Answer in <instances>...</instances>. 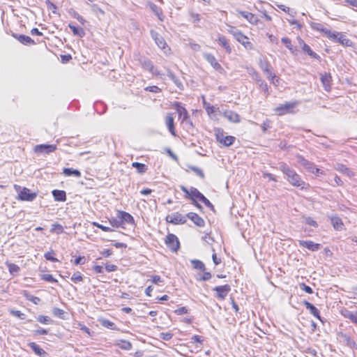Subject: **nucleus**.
Returning a JSON list of instances; mask_svg holds the SVG:
<instances>
[{"mask_svg":"<svg viewBox=\"0 0 357 357\" xmlns=\"http://www.w3.org/2000/svg\"><path fill=\"white\" fill-rule=\"evenodd\" d=\"M280 169L286 175L287 179L291 185L301 189L304 188L305 183L293 169L290 168L287 165L282 163L280 166Z\"/></svg>","mask_w":357,"mask_h":357,"instance_id":"1","label":"nucleus"},{"mask_svg":"<svg viewBox=\"0 0 357 357\" xmlns=\"http://www.w3.org/2000/svg\"><path fill=\"white\" fill-rule=\"evenodd\" d=\"M180 188L185 194V198L191 199L192 201V204L197 208H202L200 204L197 203V201L201 199V197L204 195L203 194L194 187H190V189H188L186 187L181 185Z\"/></svg>","mask_w":357,"mask_h":357,"instance_id":"2","label":"nucleus"},{"mask_svg":"<svg viewBox=\"0 0 357 357\" xmlns=\"http://www.w3.org/2000/svg\"><path fill=\"white\" fill-rule=\"evenodd\" d=\"M15 190L18 192L17 199L20 201L32 202L37 197V193L31 192V190L26 188H21L20 186L15 185Z\"/></svg>","mask_w":357,"mask_h":357,"instance_id":"3","label":"nucleus"},{"mask_svg":"<svg viewBox=\"0 0 357 357\" xmlns=\"http://www.w3.org/2000/svg\"><path fill=\"white\" fill-rule=\"evenodd\" d=\"M215 137L217 141L225 146H229L232 145L236 139L233 136L225 135L223 130L220 128L215 130Z\"/></svg>","mask_w":357,"mask_h":357,"instance_id":"4","label":"nucleus"},{"mask_svg":"<svg viewBox=\"0 0 357 357\" xmlns=\"http://www.w3.org/2000/svg\"><path fill=\"white\" fill-rule=\"evenodd\" d=\"M177 112L179 116V119L181 120L182 123H185L187 126V128H192L193 125L191 121L190 120V116L188 115V111L183 107L180 105L179 102H176L175 104Z\"/></svg>","mask_w":357,"mask_h":357,"instance_id":"5","label":"nucleus"},{"mask_svg":"<svg viewBox=\"0 0 357 357\" xmlns=\"http://www.w3.org/2000/svg\"><path fill=\"white\" fill-rule=\"evenodd\" d=\"M151 36L158 47L162 50L165 53H167V52L169 51V48L168 47L165 39L158 32L154 30H151Z\"/></svg>","mask_w":357,"mask_h":357,"instance_id":"6","label":"nucleus"},{"mask_svg":"<svg viewBox=\"0 0 357 357\" xmlns=\"http://www.w3.org/2000/svg\"><path fill=\"white\" fill-rule=\"evenodd\" d=\"M297 105L296 102H286L280 105L275 109V112L278 115H284L289 113H294V109Z\"/></svg>","mask_w":357,"mask_h":357,"instance_id":"7","label":"nucleus"},{"mask_svg":"<svg viewBox=\"0 0 357 357\" xmlns=\"http://www.w3.org/2000/svg\"><path fill=\"white\" fill-rule=\"evenodd\" d=\"M166 221L174 225H182L186 222L187 218L178 212H175L167 215Z\"/></svg>","mask_w":357,"mask_h":357,"instance_id":"8","label":"nucleus"},{"mask_svg":"<svg viewBox=\"0 0 357 357\" xmlns=\"http://www.w3.org/2000/svg\"><path fill=\"white\" fill-rule=\"evenodd\" d=\"M167 246L173 252H176L180 247V243L177 236L173 234H169L165 238Z\"/></svg>","mask_w":357,"mask_h":357,"instance_id":"9","label":"nucleus"},{"mask_svg":"<svg viewBox=\"0 0 357 357\" xmlns=\"http://www.w3.org/2000/svg\"><path fill=\"white\" fill-rule=\"evenodd\" d=\"M56 149V144H38L35 146L34 152L38 154H49L55 151Z\"/></svg>","mask_w":357,"mask_h":357,"instance_id":"10","label":"nucleus"},{"mask_svg":"<svg viewBox=\"0 0 357 357\" xmlns=\"http://www.w3.org/2000/svg\"><path fill=\"white\" fill-rule=\"evenodd\" d=\"M213 290L216 291L215 296L218 298L220 300H224L229 294V292L231 291V287L229 284L216 286L213 288Z\"/></svg>","mask_w":357,"mask_h":357,"instance_id":"11","label":"nucleus"},{"mask_svg":"<svg viewBox=\"0 0 357 357\" xmlns=\"http://www.w3.org/2000/svg\"><path fill=\"white\" fill-rule=\"evenodd\" d=\"M204 58L211 64V66L219 73H222L223 71L222 67L220 64L217 61L215 56L210 53H204Z\"/></svg>","mask_w":357,"mask_h":357,"instance_id":"12","label":"nucleus"},{"mask_svg":"<svg viewBox=\"0 0 357 357\" xmlns=\"http://www.w3.org/2000/svg\"><path fill=\"white\" fill-rule=\"evenodd\" d=\"M117 214V218L120 219V221H122V225L126 223L129 225L135 224V220L130 213L122 211H118Z\"/></svg>","mask_w":357,"mask_h":357,"instance_id":"13","label":"nucleus"},{"mask_svg":"<svg viewBox=\"0 0 357 357\" xmlns=\"http://www.w3.org/2000/svg\"><path fill=\"white\" fill-rule=\"evenodd\" d=\"M235 39L242 44L246 49L252 50L254 49L253 45L250 42L249 38L245 36L242 32L236 35Z\"/></svg>","mask_w":357,"mask_h":357,"instance_id":"14","label":"nucleus"},{"mask_svg":"<svg viewBox=\"0 0 357 357\" xmlns=\"http://www.w3.org/2000/svg\"><path fill=\"white\" fill-rule=\"evenodd\" d=\"M224 116L230 122L232 123H239L241 121V119L239 115L231 110H226L224 114Z\"/></svg>","mask_w":357,"mask_h":357,"instance_id":"15","label":"nucleus"},{"mask_svg":"<svg viewBox=\"0 0 357 357\" xmlns=\"http://www.w3.org/2000/svg\"><path fill=\"white\" fill-rule=\"evenodd\" d=\"M299 245L305 247L311 251H317L320 248V244L314 243L311 241H299Z\"/></svg>","mask_w":357,"mask_h":357,"instance_id":"16","label":"nucleus"},{"mask_svg":"<svg viewBox=\"0 0 357 357\" xmlns=\"http://www.w3.org/2000/svg\"><path fill=\"white\" fill-rule=\"evenodd\" d=\"M186 218L190 219L197 226L204 227V220L200 216H199L195 213H188L187 214Z\"/></svg>","mask_w":357,"mask_h":357,"instance_id":"17","label":"nucleus"},{"mask_svg":"<svg viewBox=\"0 0 357 357\" xmlns=\"http://www.w3.org/2000/svg\"><path fill=\"white\" fill-rule=\"evenodd\" d=\"M238 13L252 24H257L259 19L254 14L246 11H238Z\"/></svg>","mask_w":357,"mask_h":357,"instance_id":"18","label":"nucleus"},{"mask_svg":"<svg viewBox=\"0 0 357 357\" xmlns=\"http://www.w3.org/2000/svg\"><path fill=\"white\" fill-rule=\"evenodd\" d=\"M166 126L173 136H176V131L174 128V120L171 114H167L165 118Z\"/></svg>","mask_w":357,"mask_h":357,"instance_id":"19","label":"nucleus"},{"mask_svg":"<svg viewBox=\"0 0 357 357\" xmlns=\"http://www.w3.org/2000/svg\"><path fill=\"white\" fill-rule=\"evenodd\" d=\"M321 83L323 84V86H324V89L326 91H330L331 89V81H332V78H331V75L330 74H327V73L321 75Z\"/></svg>","mask_w":357,"mask_h":357,"instance_id":"20","label":"nucleus"},{"mask_svg":"<svg viewBox=\"0 0 357 357\" xmlns=\"http://www.w3.org/2000/svg\"><path fill=\"white\" fill-rule=\"evenodd\" d=\"M303 303L305 307L310 311V314L321 321V317L319 315V311L313 304L306 301H305Z\"/></svg>","mask_w":357,"mask_h":357,"instance_id":"21","label":"nucleus"},{"mask_svg":"<svg viewBox=\"0 0 357 357\" xmlns=\"http://www.w3.org/2000/svg\"><path fill=\"white\" fill-rule=\"evenodd\" d=\"M52 195L57 202H65L66 200V193L63 190H54Z\"/></svg>","mask_w":357,"mask_h":357,"instance_id":"22","label":"nucleus"},{"mask_svg":"<svg viewBox=\"0 0 357 357\" xmlns=\"http://www.w3.org/2000/svg\"><path fill=\"white\" fill-rule=\"evenodd\" d=\"M342 314L349 319L351 322L357 325V312H353L348 310H344L342 311Z\"/></svg>","mask_w":357,"mask_h":357,"instance_id":"23","label":"nucleus"},{"mask_svg":"<svg viewBox=\"0 0 357 357\" xmlns=\"http://www.w3.org/2000/svg\"><path fill=\"white\" fill-rule=\"evenodd\" d=\"M29 346L36 354L40 357H43L47 354V353L35 342H30Z\"/></svg>","mask_w":357,"mask_h":357,"instance_id":"24","label":"nucleus"},{"mask_svg":"<svg viewBox=\"0 0 357 357\" xmlns=\"http://www.w3.org/2000/svg\"><path fill=\"white\" fill-rule=\"evenodd\" d=\"M14 37L16 38L21 43L24 45H34L35 42L32 40L29 36L26 35H14Z\"/></svg>","mask_w":357,"mask_h":357,"instance_id":"25","label":"nucleus"},{"mask_svg":"<svg viewBox=\"0 0 357 357\" xmlns=\"http://www.w3.org/2000/svg\"><path fill=\"white\" fill-rule=\"evenodd\" d=\"M63 173L66 176H73L77 178L81 177L82 175L79 170L73 168H64L63 169Z\"/></svg>","mask_w":357,"mask_h":357,"instance_id":"26","label":"nucleus"},{"mask_svg":"<svg viewBox=\"0 0 357 357\" xmlns=\"http://www.w3.org/2000/svg\"><path fill=\"white\" fill-rule=\"evenodd\" d=\"M69 28L72 30L75 36L82 38L85 36V31L82 27H77L73 24H68Z\"/></svg>","mask_w":357,"mask_h":357,"instance_id":"27","label":"nucleus"},{"mask_svg":"<svg viewBox=\"0 0 357 357\" xmlns=\"http://www.w3.org/2000/svg\"><path fill=\"white\" fill-rule=\"evenodd\" d=\"M337 171L340 172L347 174L349 177H352L354 176V174L353 172H351L349 168H347L345 165L342 164H337V167H335Z\"/></svg>","mask_w":357,"mask_h":357,"instance_id":"28","label":"nucleus"},{"mask_svg":"<svg viewBox=\"0 0 357 357\" xmlns=\"http://www.w3.org/2000/svg\"><path fill=\"white\" fill-rule=\"evenodd\" d=\"M218 40L220 45H221L226 50L227 52L230 53L231 52V48L226 37L220 36Z\"/></svg>","mask_w":357,"mask_h":357,"instance_id":"29","label":"nucleus"},{"mask_svg":"<svg viewBox=\"0 0 357 357\" xmlns=\"http://www.w3.org/2000/svg\"><path fill=\"white\" fill-rule=\"evenodd\" d=\"M261 68L262 70L266 73L268 78L273 77L274 73L272 72V67L268 63L266 62L262 63Z\"/></svg>","mask_w":357,"mask_h":357,"instance_id":"30","label":"nucleus"},{"mask_svg":"<svg viewBox=\"0 0 357 357\" xmlns=\"http://www.w3.org/2000/svg\"><path fill=\"white\" fill-rule=\"evenodd\" d=\"M142 66L144 68L152 73L153 74L159 75V73L155 70L153 65L149 60H144L142 63Z\"/></svg>","mask_w":357,"mask_h":357,"instance_id":"31","label":"nucleus"},{"mask_svg":"<svg viewBox=\"0 0 357 357\" xmlns=\"http://www.w3.org/2000/svg\"><path fill=\"white\" fill-rule=\"evenodd\" d=\"M302 49H303V52H306L312 58H314V59H320V56L317 53L314 52L311 50L310 46L307 45V44L303 43V46Z\"/></svg>","mask_w":357,"mask_h":357,"instance_id":"32","label":"nucleus"},{"mask_svg":"<svg viewBox=\"0 0 357 357\" xmlns=\"http://www.w3.org/2000/svg\"><path fill=\"white\" fill-rule=\"evenodd\" d=\"M204 107L208 115H211L215 112H217L219 110L218 107H216L213 105H210V104L207 103L205 100L203 101Z\"/></svg>","mask_w":357,"mask_h":357,"instance_id":"33","label":"nucleus"},{"mask_svg":"<svg viewBox=\"0 0 357 357\" xmlns=\"http://www.w3.org/2000/svg\"><path fill=\"white\" fill-rule=\"evenodd\" d=\"M331 223L334 228L337 230H341L343 227V223L340 218L337 217H333L331 218Z\"/></svg>","mask_w":357,"mask_h":357,"instance_id":"34","label":"nucleus"},{"mask_svg":"<svg viewBox=\"0 0 357 357\" xmlns=\"http://www.w3.org/2000/svg\"><path fill=\"white\" fill-rule=\"evenodd\" d=\"M337 41L345 46H350L351 43V41L348 38H347L346 36H344L342 33H339Z\"/></svg>","mask_w":357,"mask_h":357,"instance_id":"35","label":"nucleus"},{"mask_svg":"<svg viewBox=\"0 0 357 357\" xmlns=\"http://www.w3.org/2000/svg\"><path fill=\"white\" fill-rule=\"evenodd\" d=\"M132 166L135 167L140 174L145 172L147 169V167L144 164L138 162H132Z\"/></svg>","mask_w":357,"mask_h":357,"instance_id":"36","label":"nucleus"},{"mask_svg":"<svg viewBox=\"0 0 357 357\" xmlns=\"http://www.w3.org/2000/svg\"><path fill=\"white\" fill-rule=\"evenodd\" d=\"M191 264L194 268L199 269L202 271H205V265L202 261L198 259H193L191 261Z\"/></svg>","mask_w":357,"mask_h":357,"instance_id":"37","label":"nucleus"},{"mask_svg":"<svg viewBox=\"0 0 357 357\" xmlns=\"http://www.w3.org/2000/svg\"><path fill=\"white\" fill-rule=\"evenodd\" d=\"M150 8L151 10L155 14V15H157L158 17V18L160 20H162V11L161 10V8H160L159 7H158L154 3H151L150 4Z\"/></svg>","mask_w":357,"mask_h":357,"instance_id":"38","label":"nucleus"},{"mask_svg":"<svg viewBox=\"0 0 357 357\" xmlns=\"http://www.w3.org/2000/svg\"><path fill=\"white\" fill-rule=\"evenodd\" d=\"M24 296L28 301H31L32 303H33L36 305H38L40 301V298L34 296L33 295H31L29 293H28L26 291L24 292Z\"/></svg>","mask_w":357,"mask_h":357,"instance_id":"39","label":"nucleus"},{"mask_svg":"<svg viewBox=\"0 0 357 357\" xmlns=\"http://www.w3.org/2000/svg\"><path fill=\"white\" fill-rule=\"evenodd\" d=\"M321 31L324 32L327 36L330 38L334 39L337 40V37L339 36L340 32L337 31H331L330 30H328L327 29H321Z\"/></svg>","mask_w":357,"mask_h":357,"instance_id":"40","label":"nucleus"},{"mask_svg":"<svg viewBox=\"0 0 357 357\" xmlns=\"http://www.w3.org/2000/svg\"><path fill=\"white\" fill-rule=\"evenodd\" d=\"M344 340L346 344L351 349H357V344L355 341L347 335L344 336Z\"/></svg>","mask_w":357,"mask_h":357,"instance_id":"41","label":"nucleus"},{"mask_svg":"<svg viewBox=\"0 0 357 357\" xmlns=\"http://www.w3.org/2000/svg\"><path fill=\"white\" fill-rule=\"evenodd\" d=\"M303 222L305 223L306 225L313 227H315V228L318 227L317 222L315 220H314L312 218L303 217Z\"/></svg>","mask_w":357,"mask_h":357,"instance_id":"42","label":"nucleus"},{"mask_svg":"<svg viewBox=\"0 0 357 357\" xmlns=\"http://www.w3.org/2000/svg\"><path fill=\"white\" fill-rule=\"evenodd\" d=\"M119 347L123 350H130L132 349V344L127 340H121V343L119 344Z\"/></svg>","mask_w":357,"mask_h":357,"instance_id":"43","label":"nucleus"},{"mask_svg":"<svg viewBox=\"0 0 357 357\" xmlns=\"http://www.w3.org/2000/svg\"><path fill=\"white\" fill-rule=\"evenodd\" d=\"M50 231L56 232V234H60L63 232V227L59 224H53L52 225Z\"/></svg>","mask_w":357,"mask_h":357,"instance_id":"44","label":"nucleus"},{"mask_svg":"<svg viewBox=\"0 0 357 357\" xmlns=\"http://www.w3.org/2000/svg\"><path fill=\"white\" fill-rule=\"evenodd\" d=\"M71 280L75 283L82 282L83 281V276L79 272H76L72 275Z\"/></svg>","mask_w":357,"mask_h":357,"instance_id":"45","label":"nucleus"},{"mask_svg":"<svg viewBox=\"0 0 357 357\" xmlns=\"http://www.w3.org/2000/svg\"><path fill=\"white\" fill-rule=\"evenodd\" d=\"M168 77L175 83V84L178 88H180V89L181 88V86H182L181 82L178 80V79L171 71L168 72Z\"/></svg>","mask_w":357,"mask_h":357,"instance_id":"46","label":"nucleus"},{"mask_svg":"<svg viewBox=\"0 0 357 357\" xmlns=\"http://www.w3.org/2000/svg\"><path fill=\"white\" fill-rule=\"evenodd\" d=\"M281 41L287 49H289L290 51L293 52V45H292L291 40L289 38H288L287 37H284L282 38Z\"/></svg>","mask_w":357,"mask_h":357,"instance_id":"47","label":"nucleus"},{"mask_svg":"<svg viewBox=\"0 0 357 357\" xmlns=\"http://www.w3.org/2000/svg\"><path fill=\"white\" fill-rule=\"evenodd\" d=\"M258 84L259 86V88L265 93H268V88L267 84L262 79H259Z\"/></svg>","mask_w":357,"mask_h":357,"instance_id":"48","label":"nucleus"},{"mask_svg":"<svg viewBox=\"0 0 357 357\" xmlns=\"http://www.w3.org/2000/svg\"><path fill=\"white\" fill-rule=\"evenodd\" d=\"M199 201L204 204L207 207L210 208L211 209L214 210L213 205L204 195L201 197V199Z\"/></svg>","mask_w":357,"mask_h":357,"instance_id":"49","label":"nucleus"},{"mask_svg":"<svg viewBox=\"0 0 357 357\" xmlns=\"http://www.w3.org/2000/svg\"><path fill=\"white\" fill-rule=\"evenodd\" d=\"M38 321L44 324H48L52 322L51 319L47 316L40 315L37 318Z\"/></svg>","mask_w":357,"mask_h":357,"instance_id":"50","label":"nucleus"},{"mask_svg":"<svg viewBox=\"0 0 357 357\" xmlns=\"http://www.w3.org/2000/svg\"><path fill=\"white\" fill-rule=\"evenodd\" d=\"M53 314L55 317L63 319L64 311L60 308L54 307L52 310Z\"/></svg>","mask_w":357,"mask_h":357,"instance_id":"51","label":"nucleus"},{"mask_svg":"<svg viewBox=\"0 0 357 357\" xmlns=\"http://www.w3.org/2000/svg\"><path fill=\"white\" fill-rule=\"evenodd\" d=\"M227 31L229 33H230L234 37V38H236V35L237 33H240L241 31L238 30L236 28H235L234 26H231V25H227Z\"/></svg>","mask_w":357,"mask_h":357,"instance_id":"52","label":"nucleus"},{"mask_svg":"<svg viewBox=\"0 0 357 357\" xmlns=\"http://www.w3.org/2000/svg\"><path fill=\"white\" fill-rule=\"evenodd\" d=\"M54 252L52 250L51 252H47L45 254L44 257L47 260H49L52 262L58 261V259L53 257Z\"/></svg>","mask_w":357,"mask_h":357,"instance_id":"53","label":"nucleus"},{"mask_svg":"<svg viewBox=\"0 0 357 357\" xmlns=\"http://www.w3.org/2000/svg\"><path fill=\"white\" fill-rule=\"evenodd\" d=\"M10 312L11 314H13V316H15V317L20 318V319H24L25 317H26V315L24 313H22L19 310H11L10 311Z\"/></svg>","mask_w":357,"mask_h":357,"instance_id":"54","label":"nucleus"},{"mask_svg":"<svg viewBox=\"0 0 357 357\" xmlns=\"http://www.w3.org/2000/svg\"><path fill=\"white\" fill-rule=\"evenodd\" d=\"M109 222L112 227H122V221H120V219L112 218L109 220Z\"/></svg>","mask_w":357,"mask_h":357,"instance_id":"55","label":"nucleus"},{"mask_svg":"<svg viewBox=\"0 0 357 357\" xmlns=\"http://www.w3.org/2000/svg\"><path fill=\"white\" fill-rule=\"evenodd\" d=\"M8 270H9L10 273L13 275L15 273H17L19 271L20 268L16 264H10L8 265Z\"/></svg>","mask_w":357,"mask_h":357,"instance_id":"56","label":"nucleus"},{"mask_svg":"<svg viewBox=\"0 0 357 357\" xmlns=\"http://www.w3.org/2000/svg\"><path fill=\"white\" fill-rule=\"evenodd\" d=\"M93 225L96 226V227L102 229V231H107V232H109V231H112L113 229L109 227H106V226H104L101 224H99L98 222H93Z\"/></svg>","mask_w":357,"mask_h":357,"instance_id":"57","label":"nucleus"},{"mask_svg":"<svg viewBox=\"0 0 357 357\" xmlns=\"http://www.w3.org/2000/svg\"><path fill=\"white\" fill-rule=\"evenodd\" d=\"M42 279L50 282H58L57 280L54 278L53 276L50 274H44L42 276Z\"/></svg>","mask_w":357,"mask_h":357,"instance_id":"58","label":"nucleus"},{"mask_svg":"<svg viewBox=\"0 0 357 357\" xmlns=\"http://www.w3.org/2000/svg\"><path fill=\"white\" fill-rule=\"evenodd\" d=\"M72 15L74 18L77 19L82 24H84V23L86 22V20L84 19V17L76 11H73Z\"/></svg>","mask_w":357,"mask_h":357,"instance_id":"59","label":"nucleus"},{"mask_svg":"<svg viewBox=\"0 0 357 357\" xmlns=\"http://www.w3.org/2000/svg\"><path fill=\"white\" fill-rule=\"evenodd\" d=\"M296 158H297V162H298L300 165H303V167H305V165H309V161H308V160H306L305 158H303V156H301V155H298V156L296 157Z\"/></svg>","mask_w":357,"mask_h":357,"instance_id":"60","label":"nucleus"},{"mask_svg":"<svg viewBox=\"0 0 357 357\" xmlns=\"http://www.w3.org/2000/svg\"><path fill=\"white\" fill-rule=\"evenodd\" d=\"M190 169L197 174L199 176H200L201 178H204V174L203 172V171L197 167H190Z\"/></svg>","mask_w":357,"mask_h":357,"instance_id":"61","label":"nucleus"},{"mask_svg":"<svg viewBox=\"0 0 357 357\" xmlns=\"http://www.w3.org/2000/svg\"><path fill=\"white\" fill-rule=\"evenodd\" d=\"M347 4H349L352 7L357 8V0H344L342 2V5L347 6Z\"/></svg>","mask_w":357,"mask_h":357,"instance_id":"62","label":"nucleus"},{"mask_svg":"<svg viewBox=\"0 0 357 357\" xmlns=\"http://www.w3.org/2000/svg\"><path fill=\"white\" fill-rule=\"evenodd\" d=\"M145 90L148 91H150V92H152V93H159L161 91V89L158 86H147L145 89Z\"/></svg>","mask_w":357,"mask_h":357,"instance_id":"63","label":"nucleus"},{"mask_svg":"<svg viewBox=\"0 0 357 357\" xmlns=\"http://www.w3.org/2000/svg\"><path fill=\"white\" fill-rule=\"evenodd\" d=\"M173 335L170 333H161L160 337L166 341H168L172 338Z\"/></svg>","mask_w":357,"mask_h":357,"instance_id":"64","label":"nucleus"}]
</instances>
